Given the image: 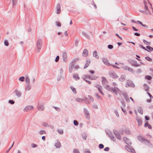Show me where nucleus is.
Segmentation results:
<instances>
[{
	"instance_id": "28",
	"label": "nucleus",
	"mask_w": 153,
	"mask_h": 153,
	"mask_svg": "<svg viewBox=\"0 0 153 153\" xmlns=\"http://www.w3.org/2000/svg\"><path fill=\"white\" fill-rule=\"evenodd\" d=\"M123 96L126 101L128 102L130 101V100L128 96L126 95V94H123Z\"/></svg>"
},
{
	"instance_id": "8",
	"label": "nucleus",
	"mask_w": 153,
	"mask_h": 153,
	"mask_svg": "<svg viewBox=\"0 0 153 153\" xmlns=\"http://www.w3.org/2000/svg\"><path fill=\"white\" fill-rule=\"evenodd\" d=\"M110 76L113 78H117L118 76L117 74L113 71H110L109 73Z\"/></svg>"
},
{
	"instance_id": "57",
	"label": "nucleus",
	"mask_w": 153,
	"mask_h": 153,
	"mask_svg": "<svg viewBox=\"0 0 153 153\" xmlns=\"http://www.w3.org/2000/svg\"><path fill=\"white\" fill-rule=\"evenodd\" d=\"M54 108L58 111H60V109L59 108L57 107H54Z\"/></svg>"
},
{
	"instance_id": "42",
	"label": "nucleus",
	"mask_w": 153,
	"mask_h": 153,
	"mask_svg": "<svg viewBox=\"0 0 153 153\" xmlns=\"http://www.w3.org/2000/svg\"><path fill=\"white\" fill-rule=\"evenodd\" d=\"M143 42L145 44H146L147 45H150V44H151V42H148L144 39H143Z\"/></svg>"
},
{
	"instance_id": "40",
	"label": "nucleus",
	"mask_w": 153,
	"mask_h": 153,
	"mask_svg": "<svg viewBox=\"0 0 153 153\" xmlns=\"http://www.w3.org/2000/svg\"><path fill=\"white\" fill-rule=\"evenodd\" d=\"M43 125L46 127H49V124L46 123L44 122L42 123Z\"/></svg>"
},
{
	"instance_id": "1",
	"label": "nucleus",
	"mask_w": 153,
	"mask_h": 153,
	"mask_svg": "<svg viewBox=\"0 0 153 153\" xmlns=\"http://www.w3.org/2000/svg\"><path fill=\"white\" fill-rule=\"evenodd\" d=\"M105 87L109 91H113L116 95H117L118 94H120L121 93L120 90L116 87H114L113 88H110L108 85H106Z\"/></svg>"
},
{
	"instance_id": "34",
	"label": "nucleus",
	"mask_w": 153,
	"mask_h": 153,
	"mask_svg": "<svg viewBox=\"0 0 153 153\" xmlns=\"http://www.w3.org/2000/svg\"><path fill=\"white\" fill-rule=\"evenodd\" d=\"M76 101L77 102H80L83 101V99L79 98H76L75 99Z\"/></svg>"
},
{
	"instance_id": "39",
	"label": "nucleus",
	"mask_w": 153,
	"mask_h": 153,
	"mask_svg": "<svg viewBox=\"0 0 153 153\" xmlns=\"http://www.w3.org/2000/svg\"><path fill=\"white\" fill-rule=\"evenodd\" d=\"M114 113L116 115V116L117 117H119V115L118 111L117 110H115L114 111Z\"/></svg>"
},
{
	"instance_id": "54",
	"label": "nucleus",
	"mask_w": 153,
	"mask_h": 153,
	"mask_svg": "<svg viewBox=\"0 0 153 153\" xmlns=\"http://www.w3.org/2000/svg\"><path fill=\"white\" fill-rule=\"evenodd\" d=\"M74 123L75 126H77L78 125V122L76 120L74 121Z\"/></svg>"
},
{
	"instance_id": "45",
	"label": "nucleus",
	"mask_w": 153,
	"mask_h": 153,
	"mask_svg": "<svg viewBox=\"0 0 153 153\" xmlns=\"http://www.w3.org/2000/svg\"><path fill=\"white\" fill-rule=\"evenodd\" d=\"M4 44L5 45L7 46H8L9 43L8 42V41L7 40H5L4 41Z\"/></svg>"
},
{
	"instance_id": "20",
	"label": "nucleus",
	"mask_w": 153,
	"mask_h": 153,
	"mask_svg": "<svg viewBox=\"0 0 153 153\" xmlns=\"http://www.w3.org/2000/svg\"><path fill=\"white\" fill-rule=\"evenodd\" d=\"M124 69L125 70H128L132 73L134 72V70L131 68H124Z\"/></svg>"
},
{
	"instance_id": "41",
	"label": "nucleus",
	"mask_w": 153,
	"mask_h": 153,
	"mask_svg": "<svg viewBox=\"0 0 153 153\" xmlns=\"http://www.w3.org/2000/svg\"><path fill=\"white\" fill-rule=\"evenodd\" d=\"M71 89L74 93L76 94V88L73 87H71Z\"/></svg>"
},
{
	"instance_id": "29",
	"label": "nucleus",
	"mask_w": 153,
	"mask_h": 153,
	"mask_svg": "<svg viewBox=\"0 0 153 153\" xmlns=\"http://www.w3.org/2000/svg\"><path fill=\"white\" fill-rule=\"evenodd\" d=\"M44 109V107L43 105H41L38 106V109L40 111H43Z\"/></svg>"
},
{
	"instance_id": "51",
	"label": "nucleus",
	"mask_w": 153,
	"mask_h": 153,
	"mask_svg": "<svg viewBox=\"0 0 153 153\" xmlns=\"http://www.w3.org/2000/svg\"><path fill=\"white\" fill-rule=\"evenodd\" d=\"M31 147L32 148H34L36 147L37 146V145L36 144L34 143H32L31 144Z\"/></svg>"
},
{
	"instance_id": "4",
	"label": "nucleus",
	"mask_w": 153,
	"mask_h": 153,
	"mask_svg": "<svg viewBox=\"0 0 153 153\" xmlns=\"http://www.w3.org/2000/svg\"><path fill=\"white\" fill-rule=\"evenodd\" d=\"M33 108V107L32 105H27L23 109V111L25 112H28L29 111L32 110Z\"/></svg>"
},
{
	"instance_id": "35",
	"label": "nucleus",
	"mask_w": 153,
	"mask_h": 153,
	"mask_svg": "<svg viewBox=\"0 0 153 153\" xmlns=\"http://www.w3.org/2000/svg\"><path fill=\"white\" fill-rule=\"evenodd\" d=\"M146 48H147L149 50H148V51H150L151 52L153 51V48L152 47H150V46H146Z\"/></svg>"
},
{
	"instance_id": "50",
	"label": "nucleus",
	"mask_w": 153,
	"mask_h": 153,
	"mask_svg": "<svg viewBox=\"0 0 153 153\" xmlns=\"http://www.w3.org/2000/svg\"><path fill=\"white\" fill-rule=\"evenodd\" d=\"M17 0H12L13 5H16L17 3Z\"/></svg>"
},
{
	"instance_id": "58",
	"label": "nucleus",
	"mask_w": 153,
	"mask_h": 153,
	"mask_svg": "<svg viewBox=\"0 0 153 153\" xmlns=\"http://www.w3.org/2000/svg\"><path fill=\"white\" fill-rule=\"evenodd\" d=\"M92 5H93L94 6L95 8L96 9L97 8V6L96 5V4H95L94 2L93 1H92Z\"/></svg>"
},
{
	"instance_id": "47",
	"label": "nucleus",
	"mask_w": 153,
	"mask_h": 153,
	"mask_svg": "<svg viewBox=\"0 0 153 153\" xmlns=\"http://www.w3.org/2000/svg\"><path fill=\"white\" fill-rule=\"evenodd\" d=\"M144 88L147 91L148 90V89H149V88L148 87V86L147 84H144Z\"/></svg>"
},
{
	"instance_id": "12",
	"label": "nucleus",
	"mask_w": 153,
	"mask_h": 153,
	"mask_svg": "<svg viewBox=\"0 0 153 153\" xmlns=\"http://www.w3.org/2000/svg\"><path fill=\"white\" fill-rule=\"evenodd\" d=\"M126 149L128 152H132L133 153H136L135 151L133 149L130 148L129 147L126 146H125Z\"/></svg>"
},
{
	"instance_id": "10",
	"label": "nucleus",
	"mask_w": 153,
	"mask_h": 153,
	"mask_svg": "<svg viewBox=\"0 0 153 153\" xmlns=\"http://www.w3.org/2000/svg\"><path fill=\"white\" fill-rule=\"evenodd\" d=\"M62 56L64 61L66 62L67 60V56L66 53L65 52H62Z\"/></svg>"
},
{
	"instance_id": "5",
	"label": "nucleus",
	"mask_w": 153,
	"mask_h": 153,
	"mask_svg": "<svg viewBox=\"0 0 153 153\" xmlns=\"http://www.w3.org/2000/svg\"><path fill=\"white\" fill-rule=\"evenodd\" d=\"M84 112L86 118L88 120H89L90 119V114L87 109L85 108H84Z\"/></svg>"
},
{
	"instance_id": "26",
	"label": "nucleus",
	"mask_w": 153,
	"mask_h": 153,
	"mask_svg": "<svg viewBox=\"0 0 153 153\" xmlns=\"http://www.w3.org/2000/svg\"><path fill=\"white\" fill-rule=\"evenodd\" d=\"M55 146L57 148H60L61 146L60 142L59 141H57V142L55 143Z\"/></svg>"
},
{
	"instance_id": "6",
	"label": "nucleus",
	"mask_w": 153,
	"mask_h": 153,
	"mask_svg": "<svg viewBox=\"0 0 153 153\" xmlns=\"http://www.w3.org/2000/svg\"><path fill=\"white\" fill-rule=\"evenodd\" d=\"M134 84L130 81L127 80V83L125 85V86L126 87H134Z\"/></svg>"
},
{
	"instance_id": "31",
	"label": "nucleus",
	"mask_w": 153,
	"mask_h": 153,
	"mask_svg": "<svg viewBox=\"0 0 153 153\" xmlns=\"http://www.w3.org/2000/svg\"><path fill=\"white\" fill-rule=\"evenodd\" d=\"M31 88V86L29 84H27L25 87V89L26 91H29Z\"/></svg>"
},
{
	"instance_id": "2",
	"label": "nucleus",
	"mask_w": 153,
	"mask_h": 153,
	"mask_svg": "<svg viewBox=\"0 0 153 153\" xmlns=\"http://www.w3.org/2000/svg\"><path fill=\"white\" fill-rule=\"evenodd\" d=\"M42 42V41L41 39H39L37 40L36 47V52L37 53H39V52L40 50L41 49Z\"/></svg>"
},
{
	"instance_id": "21",
	"label": "nucleus",
	"mask_w": 153,
	"mask_h": 153,
	"mask_svg": "<svg viewBox=\"0 0 153 153\" xmlns=\"http://www.w3.org/2000/svg\"><path fill=\"white\" fill-rule=\"evenodd\" d=\"M114 133L117 138L119 140H121V137L118 132L116 131L114 132Z\"/></svg>"
},
{
	"instance_id": "52",
	"label": "nucleus",
	"mask_w": 153,
	"mask_h": 153,
	"mask_svg": "<svg viewBox=\"0 0 153 153\" xmlns=\"http://www.w3.org/2000/svg\"><path fill=\"white\" fill-rule=\"evenodd\" d=\"M56 24L57 26L58 27H60L61 26V24L59 22H56Z\"/></svg>"
},
{
	"instance_id": "61",
	"label": "nucleus",
	"mask_w": 153,
	"mask_h": 153,
	"mask_svg": "<svg viewBox=\"0 0 153 153\" xmlns=\"http://www.w3.org/2000/svg\"><path fill=\"white\" fill-rule=\"evenodd\" d=\"M59 56H57L56 58V59H55V61L56 62H57L59 61Z\"/></svg>"
},
{
	"instance_id": "18",
	"label": "nucleus",
	"mask_w": 153,
	"mask_h": 153,
	"mask_svg": "<svg viewBox=\"0 0 153 153\" xmlns=\"http://www.w3.org/2000/svg\"><path fill=\"white\" fill-rule=\"evenodd\" d=\"M126 76L125 75H122L119 79V81L121 82L124 81L126 79Z\"/></svg>"
},
{
	"instance_id": "22",
	"label": "nucleus",
	"mask_w": 153,
	"mask_h": 153,
	"mask_svg": "<svg viewBox=\"0 0 153 153\" xmlns=\"http://www.w3.org/2000/svg\"><path fill=\"white\" fill-rule=\"evenodd\" d=\"M137 120L138 123V126H140L142 124V121L141 119L139 117H137Z\"/></svg>"
},
{
	"instance_id": "9",
	"label": "nucleus",
	"mask_w": 153,
	"mask_h": 153,
	"mask_svg": "<svg viewBox=\"0 0 153 153\" xmlns=\"http://www.w3.org/2000/svg\"><path fill=\"white\" fill-rule=\"evenodd\" d=\"M88 78L92 80H95L97 79L98 78V76H96L94 77H91L90 76L88 75H85L82 76V79H85L86 78Z\"/></svg>"
},
{
	"instance_id": "46",
	"label": "nucleus",
	"mask_w": 153,
	"mask_h": 153,
	"mask_svg": "<svg viewBox=\"0 0 153 153\" xmlns=\"http://www.w3.org/2000/svg\"><path fill=\"white\" fill-rule=\"evenodd\" d=\"M138 112L140 114H143V111L142 108H140L138 110Z\"/></svg>"
},
{
	"instance_id": "3",
	"label": "nucleus",
	"mask_w": 153,
	"mask_h": 153,
	"mask_svg": "<svg viewBox=\"0 0 153 153\" xmlns=\"http://www.w3.org/2000/svg\"><path fill=\"white\" fill-rule=\"evenodd\" d=\"M13 93L18 97H20L22 96V93L20 91L17 89H16L14 91Z\"/></svg>"
},
{
	"instance_id": "17",
	"label": "nucleus",
	"mask_w": 153,
	"mask_h": 153,
	"mask_svg": "<svg viewBox=\"0 0 153 153\" xmlns=\"http://www.w3.org/2000/svg\"><path fill=\"white\" fill-rule=\"evenodd\" d=\"M93 55L94 57H95L97 59H99V56H98V54L97 52V51H94L93 52Z\"/></svg>"
},
{
	"instance_id": "37",
	"label": "nucleus",
	"mask_w": 153,
	"mask_h": 153,
	"mask_svg": "<svg viewBox=\"0 0 153 153\" xmlns=\"http://www.w3.org/2000/svg\"><path fill=\"white\" fill-rule=\"evenodd\" d=\"M73 77L75 79H79V77L78 75L76 74H74Z\"/></svg>"
},
{
	"instance_id": "55",
	"label": "nucleus",
	"mask_w": 153,
	"mask_h": 153,
	"mask_svg": "<svg viewBox=\"0 0 153 153\" xmlns=\"http://www.w3.org/2000/svg\"><path fill=\"white\" fill-rule=\"evenodd\" d=\"M140 46L142 48L144 49V50L147 51H148V50L147 49H146L145 47H144L143 45H140Z\"/></svg>"
},
{
	"instance_id": "56",
	"label": "nucleus",
	"mask_w": 153,
	"mask_h": 153,
	"mask_svg": "<svg viewBox=\"0 0 153 153\" xmlns=\"http://www.w3.org/2000/svg\"><path fill=\"white\" fill-rule=\"evenodd\" d=\"M108 48L109 49H112L113 48V46L112 45H108Z\"/></svg>"
},
{
	"instance_id": "38",
	"label": "nucleus",
	"mask_w": 153,
	"mask_h": 153,
	"mask_svg": "<svg viewBox=\"0 0 153 153\" xmlns=\"http://www.w3.org/2000/svg\"><path fill=\"white\" fill-rule=\"evenodd\" d=\"M46 133V131L44 130H42L40 131H39V134L40 135H42L43 134H45Z\"/></svg>"
},
{
	"instance_id": "33",
	"label": "nucleus",
	"mask_w": 153,
	"mask_h": 153,
	"mask_svg": "<svg viewBox=\"0 0 153 153\" xmlns=\"http://www.w3.org/2000/svg\"><path fill=\"white\" fill-rule=\"evenodd\" d=\"M25 81L26 82L27 84H29L30 83V80L29 77L28 76H26L25 77Z\"/></svg>"
},
{
	"instance_id": "64",
	"label": "nucleus",
	"mask_w": 153,
	"mask_h": 153,
	"mask_svg": "<svg viewBox=\"0 0 153 153\" xmlns=\"http://www.w3.org/2000/svg\"><path fill=\"white\" fill-rule=\"evenodd\" d=\"M79 42L77 40H76L75 41V45L76 46H77L78 45Z\"/></svg>"
},
{
	"instance_id": "36",
	"label": "nucleus",
	"mask_w": 153,
	"mask_h": 153,
	"mask_svg": "<svg viewBox=\"0 0 153 153\" xmlns=\"http://www.w3.org/2000/svg\"><path fill=\"white\" fill-rule=\"evenodd\" d=\"M145 79L148 80H150L151 79L152 77L150 76L147 75L145 76Z\"/></svg>"
},
{
	"instance_id": "23",
	"label": "nucleus",
	"mask_w": 153,
	"mask_h": 153,
	"mask_svg": "<svg viewBox=\"0 0 153 153\" xmlns=\"http://www.w3.org/2000/svg\"><path fill=\"white\" fill-rule=\"evenodd\" d=\"M102 84L103 85H105V84L107 82V81L106 79L103 77H102Z\"/></svg>"
},
{
	"instance_id": "48",
	"label": "nucleus",
	"mask_w": 153,
	"mask_h": 153,
	"mask_svg": "<svg viewBox=\"0 0 153 153\" xmlns=\"http://www.w3.org/2000/svg\"><path fill=\"white\" fill-rule=\"evenodd\" d=\"M74 153H80L79 151L76 149H74L73 150Z\"/></svg>"
},
{
	"instance_id": "44",
	"label": "nucleus",
	"mask_w": 153,
	"mask_h": 153,
	"mask_svg": "<svg viewBox=\"0 0 153 153\" xmlns=\"http://www.w3.org/2000/svg\"><path fill=\"white\" fill-rule=\"evenodd\" d=\"M57 131L60 134H62L63 133V131L62 130H57Z\"/></svg>"
},
{
	"instance_id": "60",
	"label": "nucleus",
	"mask_w": 153,
	"mask_h": 153,
	"mask_svg": "<svg viewBox=\"0 0 153 153\" xmlns=\"http://www.w3.org/2000/svg\"><path fill=\"white\" fill-rule=\"evenodd\" d=\"M99 148L100 149L103 148H104L103 145L102 144H99Z\"/></svg>"
},
{
	"instance_id": "24",
	"label": "nucleus",
	"mask_w": 153,
	"mask_h": 153,
	"mask_svg": "<svg viewBox=\"0 0 153 153\" xmlns=\"http://www.w3.org/2000/svg\"><path fill=\"white\" fill-rule=\"evenodd\" d=\"M82 34L83 36H85V37L89 39H90V36H89V35L88 34H87L85 32H82Z\"/></svg>"
},
{
	"instance_id": "30",
	"label": "nucleus",
	"mask_w": 153,
	"mask_h": 153,
	"mask_svg": "<svg viewBox=\"0 0 153 153\" xmlns=\"http://www.w3.org/2000/svg\"><path fill=\"white\" fill-rule=\"evenodd\" d=\"M76 60V59H75L72 60L70 63L71 67H72L74 66V65L75 64V62Z\"/></svg>"
},
{
	"instance_id": "7",
	"label": "nucleus",
	"mask_w": 153,
	"mask_h": 153,
	"mask_svg": "<svg viewBox=\"0 0 153 153\" xmlns=\"http://www.w3.org/2000/svg\"><path fill=\"white\" fill-rule=\"evenodd\" d=\"M94 86L99 91L102 95H104V94L102 91V88L101 85L97 84H95Z\"/></svg>"
},
{
	"instance_id": "43",
	"label": "nucleus",
	"mask_w": 153,
	"mask_h": 153,
	"mask_svg": "<svg viewBox=\"0 0 153 153\" xmlns=\"http://www.w3.org/2000/svg\"><path fill=\"white\" fill-rule=\"evenodd\" d=\"M145 59L146 60H148V61H150V62H152V59L151 58H150V57H149L146 56V57H145Z\"/></svg>"
},
{
	"instance_id": "14",
	"label": "nucleus",
	"mask_w": 153,
	"mask_h": 153,
	"mask_svg": "<svg viewBox=\"0 0 153 153\" xmlns=\"http://www.w3.org/2000/svg\"><path fill=\"white\" fill-rule=\"evenodd\" d=\"M102 61L106 65L108 66L110 65L108 61L105 58H103L102 59Z\"/></svg>"
},
{
	"instance_id": "62",
	"label": "nucleus",
	"mask_w": 153,
	"mask_h": 153,
	"mask_svg": "<svg viewBox=\"0 0 153 153\" xmlns=\"http://www.w3.org/2000/svg\"><path fill=\"white\" fill-rule=\"evenodd\" d=\"M137 22L139 23L140 24V25H142V26H143V27H145L146 26V25H143L142 23L141 22H140L139 21H137Z\"/></svg>"
},
{
	"instance_id": "27",
	"label": "nucleus",
	"mask_w": 153,
	"mask_h": 153,
	"mask_svg": "<svg viewBox=\"0 0 153 153\" xmlns=\"http://www.w3.org/2000/svg\"><path fill=\"white\" fill-rule=\"evenodd\" d=\"M91 61L89 60H87L85 62L84 67H88Z\"/></svg>"
},
{
	"instance_id": "59",
	"label": "nucleus",
	"mask_w": 153,
	"mask_h": 153,
	"mask_svg": "<svg viewBox=\"0 0 153 153\" xmlns=\"http://www.w3.org/2000/svg\"><path fill=\"white\" fill-rule=\"evenodd\" d=\"M121 104L123 105V107H125L126 106V104L125 102L123 101H121Z\"/></svg>"
},
{
	"instance_id": "15",
	"label": "nucleus",
	"mask_w": 153,
	"mask_h": 153,
	"mask_svg": "<svg viewBox=\"0 0 153 153\" xmlns=\"http://www.w3.org/2000/svg\"><path fill=\"white\" fill-rule=\"evenodd\" d=\"M144 142V143L148 145L149 147L151 148L152 147V144L149 141L145 139Z\"/></svg>"
},
{
	"instance_id": "49",
	"label": "nucleus",
	"mask_w": 153,
	"mask_h": 153,
	"mask_svg": "<svg viewBox=\"0 0 153 153\" xmlns=\"http://www.w3.org/2000/svg\"><path fill=\"white\" fill-rule=\"evenodd\" d=\"M25 79V77L24 76H22L19 78V80L21 82H23L24 81Z\"/></svg>"
},
{
	"instance_id": "16",
	"label": "nucleus",
	"mask_w": 153,
	"mask_h": 153,
	"mask_svg": "<svg viewBox=\"0 0 153 153\" xmlns=\"http://www.w3.org/2000/svg\"><path fill=\"white\" fill-rule=\"evenodd\" d=\"M61 12L60 6L59 4H58L56 6V13L59 14Z\"/></svg>"
},
{
	"instance_id": "63",
	"label": "nucleus",
	"mask_w": 153,
	"mask_h": 153,
	"mask_svg": "<svg viewBox=\"0 0 153 153\" xmlns=\"http://www.w3.org/2000/svg\"><path fill=\"white\" fill-rule=\"evenodd\" d=\"M9 102L11 104H14L15 102L14 101L11 100H10L9 101Z\"/></svg>"
},
{
	"instance_id": "53",
	"label": "nucleus",
	"mask_w": 153,
	"mask_h": 153,
	"mask_svg": "<svg viewBox=\"0 0 153 153\" xmlns=\"http://www.w3.org/2000/svg\"><path fill=\"white\" fill-rule=\"evenodd\" d=\"M121 109L125 114H126L127 113L126 110L124 109L123 107H121Z\"/></svg>"
},
{
	"instance_id": "11",
	"label": "nucleus",
	"mask_w": 153,
	"mask_h": 153,
	"mask_svg": "<svg viewBox=\"0 0 153 153\" xmlns=\"http://www.w3.org/2000/svg\"><path fill=\"white\" fill-rule=\"evenodd\" d=\"M88 51L87 49H85L82 52V55L84 57H86L88 55Z\"/></svg>"
},
{
	"instance_id": "32",
	"label": "nucleus",
	"mask_w": 153,
	"mask_h": 153,
	"mask_svg": "<svg viewBox=\"0 0 153 153\" xmlns=\"http://www.w3.org/2000/svg\"><path fill=\"white\" fill-rule=\"evenodd\" d=\"M125 141L126 143L128 145H129V144H131V141L128 138H126V140H124Z\"/></svg>"
},
{
	"instance_id": "19",
	"label": "nucleus",
	"mask_w": 153,
	"mask_h": 153,
	"mask_svg": "<svg viewBox=\"0 0 153 153\" xmlns=\"http://www.w3.org/2000/svg\"><path fill=\"white\" fill-rule=\"evenodd\" d=\"M138 140L141 142H144L145 139L141 136H139L137 137Z\"/></svg>"
},
{
	"instance_id": "13",
	"label": "nucleus",
	"mask_w": 153,
	"mask_h": 153,
	"mask_svg": "<svg viewBox=\"0 0 153 153\" xmlns=\"http://www.w3.org/2000/svg\"><path fill=\"white\" fill-rule=\"evenodd\" d=\"M140 11L146 15H151L152 14V13L150 11H146L145 10H140Z\"/></svg>"
},
{
	"instance_id": "25",
	"label": "nucleus",
	"mask_w": 153,
	"mask_h": 153,
	"mask_svg": "<svg viewBox=\"0 0 153 153\" xmlns=\"http://www.w3.org/2000/svg\"><path fill=\"white\" fill-rule=\"evenodd\" d=\"M144 4L145 5V10L146 11H150L148 9V7L147 5V3L145 1H144Z\"/></svg>"
}]
</instances>
